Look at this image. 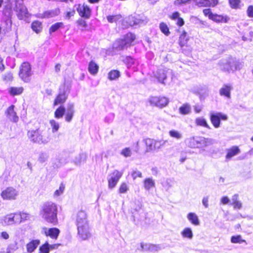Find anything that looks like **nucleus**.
I'll use <instances>...</instances> for the list:
<instances>
[{"label": "nucleus", "mask_w": 253, "mask_h": 253, "mask_svg": "<svg viewBox=\"0 0 253 253\" xmlns=\"http://www.w3.org/2000/svg\"><path fill=\"white\" fill-rule=\"evenodd\" d=\"M187 217L188 220L193 225H199L200 224L199 219L196 213L190 212L187 214Z\"/></svg>", "instance_id": "c756f323"}, {"label": "nucleus", "mask_w": 253, "mask_h": 253, "mask_svg": "<svg viewBox=\"0 0 253 253\" xmlns=\"http://www.w3.org/2000/svg\"><path fill=\"white\" fill-rule=\"evenodd\" d=\"M231 205L233 206L234 209H240L242 208V203L238 201V195L235 194L232 197Z\"/></svg>", "instance_id": "e433bc0d"}, {"label": "nucleus", "mask_w": 253, "mask_h": 253, "mask_svg": "<svg viewBox=\"0 0 253 253\" xmlns=\"http://www.w3.org/2000/svg\"><path fill=\"white\" fill-rule=\"evenodd\" d=\"M169 134L171 137L177 140H180L183 138V134L182 132L175 129L170 130L169 131Z\"/></svg>", "instance_id": "7c9ffc66"}, {"label": "nucleus", "mask_w": 253, "mask_h": 253, "mask_svg": "<svg viewBox=\"0 0 253 253\" xmlns=\"http://www.w3.org/2000/svg\"><path fill=\"white\" fill-rule=\"evenodd\" d=\"M14 107L15 106L13 105L9 106L5 111V115L10 121L16 123L18 121L19 118L14 110Z\"/></svg>", "instance_id": "f3484780"}, {"label": "nucleus", "mask_w": 253, "mask_h": 253, "mask_svg": "<svg viewBox=\"0 0 253 253\" xmlns=\"http://www.w3.org/2000/svg\"><path fill=\"white\" fill-rule=\"evenodd\" d=\"M167 142V140H155L154 143L155 150L160 149Z\"/></svg>", "instance_id": "6e6d98bb"}, {"label": "nucleus", "mask_w": 253, "mask_h": 253, "mask_svg": "<svg viewBox=\"0 0 253 253\" xmlns=\"http://www.w3.org/2000/svg\"><path fill=\"white\" fill-rule=\"evenodd\" d=\"M191 112V106L188 103L183 104L179 108V112L182 115H188Z\"/></svg>", "instance_id": "473e14b6"}, {"label": "nucleus", "mask_w": 253, "mask_h": 253, "mask_svg": "<svg viewBox=\"0 0 253 253\" xmlns=\"http://www.w3.org/2000/svg\"><path fill=\"white\" fill-rule=\"evenodd\" d=\"M122 18L121 14H117L114 15H109L107 16V19L110 23L116 22Z\"/></svg>", "instance_id": "8fccbe9b"}, {"label": "nucleus", "mask_w": 253, "mask_h": 253, "mask_svg": "<svg viewBox=\"0 0 253 253\" xmlns=\"http://www.w3.org/2000/svg\"><path fill=\"white\" fill-rule=\"evenodd\" d=\"M124 62L128 68H132L134 71L136 70L138 64V61L131 56H127L124 59Z\"/></svg>", "instance_id": "5701e85b"}, {"label": "nucleus", "mask_w": 253, "mask_h": 253, "mask_svg": "<svg viewBox=\"0 0 253 253\" xmlns=\"http://www.w3.org/2000/svg\"><path fill=\"white\" fill-rule=\"evenodd\" d=\"M195 4L199 7L214 6L218 3V0H193Z\"/></svg>", "instance_id": "6ab92c4d"}, {"label": "nucleus", "mask_w": 253, "mask_h": 253, "mask_svg": "<svg viewBox=\"0 0 253 253\" xmlns=\"http://www.w3.org/2000/svg\"><path fill=\"white\" fill-rule=\"evenodd\" d=\"M14 5V4L12 3V2H7L2 11L3 18H11L13 14V6Z\"/></svg>", "instance_id": "412c9836"}, {"label": "nucleus", "mask_w": 253, "mask_h": 253, "mask_svg": "<svg viewBox=\"0 0 253 253\" xmlns=\"http://www.w3.org/2000/svg\"><path fill=\"white\" fill-rule=\"evenodd\" d=\"M240 153V149L237 146H233L231 148L227 150V153L226 156V159L229 160L233 156Z\"/></svg>", "instance_id": "c85d7f7f"}, {"label": "nucleus", "mask_w": 253, "mask_h": 253, "mask_svg": "<svg viewBox=\"0 0 253 253\" xmlns=\"http://www.w3.org/2000/svg\"><path fill=\"white\" fill-rule=\"evenodd\" d=\"M15 223H19L22 222L20 212L12 213Z\"/></svg>", "instance_id": "052dcab7"}, {"label": "nucleus", "mask_w": 253, "mask_h": 253, "mask_svg": "<svg viewBox=\"0 0 253 253\" xmlns=\"http://www.w3.org/2000/svg\"><path fill=\"white\" fill-rule=\"evenodd\" d=\"M172 73V72L171 70L160 69L158 70L155 76L160 83L164 84V81L166 79L167 75Z\"/></svg>", "instance_id": "dca6fc26"}, {"label": "nucleus", "mask_w": 253, "mask_h": 253, "mask_svg": "<svg viewBox=\"0 0 253 253\" xmlns=\"http://www.w3.org/2000/svg\"><path fill=\"white\" fill-rule=\"evenodd\" d=\"M188 40V39L187 37V33L184 31L179 38V44L180 46L182 48L184 47L187 44Z\"/></svg>", "instance_id": "a19ab883"}, {"label": "nucleus", "mask_w": 253, "mask_h": 253, "mask_svg": "<svg viewBox=\"0 0 253 253\" xmlns=\"http://www.w3.org/2000/svg\"><path fill=\"white\" fill-rule=\"evenodd\" d=\"M78 25L82 28L81 30H84L87 26V24L85 20L83 19H79L77 22Z\"/></svg>", "instance_id": "bf43d9fd"}, {"label": "nucleus", "mask_w": 253, "mask_h": 253, "mask_svg": "<svg viewBox=\"0 0 253 253\" xmlns=\"http://www.w3.org/2000/svg\"><path fill=\"white\" fill-rule=\"evenodd\" d=\"M3 80L6 82L12 81L13 80V75L11 72H7L2 76Z\"/></svg>", "instance_id": "5fc2aeb1"}, {"label": "nucleus", "mask_w": 253, "mask_h": 253, "mask_svg": "<svg viewBox=\"0 0 253 253\" xmlns=\"http://www.w3.org/2000/svg\"><path fill=\"white\" fill-rule=\"evenodd\" d=\"M60 10L59 8H56L50 10H47L42 14V18H49L54 17L60 14Z\"/></svg>", "instance_id": "393cba45"}, {"label": "nucleus", "mask_w": 253, "mask_h": 253, "mask_svg": "<svg viewBox=\"0 0 253 253\" xmlns=\"http://www.w3.org/2000/svg\"><path fill=\"white\" fill-rule=\"evenodd\" d=\"M247 12L249 17H253V6H249L248 8Z\"/></svg>", "instance_id": "774afa93"}, {"label": "nucleus", "mask_w": 253, "mask_h": 253, "mask_svg": "<svg viewBox=\"0 0 253 253\" xmlns=\"http://www.w3.org/2000/svg\"><path fill=\"white\" fill-rule=\"evenodd\" d=\"M32 75L31 67L29 62L23 63L20 68L19 76L22 81L28 83L30 81V77Z\"/></svg>", "instance_id": "39448f33"}, {"label": "nucleus", "mask_w": 253, "mask_h": 253, "mask_svg": "<svg viewBox=\"0 0 253 253\" xmlns=\"http://www.w3.org/2000/svg\"><path fill=\"white\" fill-rule=\"evenodd\" d=\"M1 223L4 225H9L15 224L12 213L4 216Z\"/></svg>", "instance_id": "2f4dec72"}, {"label": "nucleus", "mask_w": 253, "mask_h": 253, "mask_svg": "<svg viewBox=\"0 0 253 253\" xmlns=\"http://www.w3.org/2000/svg\"><path fill=\"white\" fill-rule=\"evenodd\" d=\"M181 235L184 238L191 239L193 238V234L192 231L190 228L187 227L183 229L181 232Z\"/></svg>", "instance_id": "79ce46f5"}, {"label": "nucleus", "mask_w": 253, "mask_h": 253, "mask_svg": "<svg viewBox=\"0 0 253 253\" xmlns=\"http://www.w3.org/2000/svg\"><path fill=\"white\" fill-rule=\"evenodd\" d=\"M233 87L230 84H224L223 86L219 89V94L221 96H224L228 98L231 97V90H232Z\"/></svg>", "instance_id": "4be33fe9"}, {"label": "nucleus", "mask_w": 253, "mask_h": 253, "mask_svg": "<svg viewBox=\"0 0 253 253\" xmlns=\"http://www.w3.org/2000/svg\"><path fill=\"white\" fill-rule=\"evenodd\" d=\"M240 63L232 57L223 59L219 63L220 69L228 72L240 69Z\"/></svg>", "instance_id": "20e7f679"}, {"label": "nucleus", "mask_w": 253, "mask_h": 253, "mask_svg": "<svg viewBox=\"0 0 253 253\" xmlns=\"http://www.w3.org/2000/svg\"><path fill=\"white\" fill-rule=\"evenodd\" d=\"M42 230L46 236H49L52 239H57L60 233V230L57 228L47 229L46 227H44L42 228Z\"/></svg>", "instance_id": "aec40b11"}, {"label": "nucleus", "mask_w": 253, "mask_h": 253, "mask_svg": "<svg viewBox=\"0 0 253 253\" xmlns=\"http://www.w3.org/2000/svg\"><path fill=\"white\" fill-rule=\"evenodd\" d=\"M48 155L47 153H42L39 155L38 160L40 163H43L45 162L48 159Z\"/></svg>", "instance_id": "4d7b16f0"}, {"label": "nucleus", "mask_w": 253, "mask_h": 253, "mask_svg": "<svg viewBox=\"0 0 253 253\" xmlns=\"http://www.w3.org/2000/svg\"><path fill=\"white\" fill-rule=\"evenodd\" d=\"M131 175L132 177L133 180H135L137 177H142V173L137 169L133 170L131 174Z\"/></svg>", "instance_id": "680f3d73"}, {"label": "nucleus", "mask_w": 253, "mask_h": 253, "mask_svg": "<svg viewBox=\"0 0 253 253\" xmlns=\"http://www.w3.org/2000/svg\"><path fill=\"white\" fill-rule=\"evenodd\" d=\"M155 183L152 178H147L144 180V186L146 190H149L155 187Z\"/></svg>", "instance_id": "c9c22d12"}, {"label": "nucleus", "mask_w": 253, "mask_h": 253, "mask_svg": "<svg viewBox=\"0 0 253 253\" xmlns=\"http://www.w3.org/2000/svg\"><path fill=\"white\" fill-rule=\"evenodd\" d=\"M146 146V151L149 152L155 150V140L150 138H147L144 140Z\"/></svg>", "instance_id": "ea45409f"}, {"label": "nucleus", "mask_w": 253, "mask_h": 253, "mask_svg": "<svg viewBox=\"0 0 253 253\" xmlns=\"http://www.w3.org/2000/svg\"><path fill=\"white\" fill-rule=\"evenodd\" d=\"M231 242L232 243H245L247 244L246 241L245 240L242 239L241 235L233 236L231 237Z\"/></svg>", "instance_id": "09e8293b"}, {"label": "nucleus", "mask_w": 253, "mask_h": 253, "mask_svg": "<svg viewBox=\"0 0 253 253\" xmlns=\"http://www.w3.org/2000/svg\"><path fill=\"white\" fill-rule=\"evenodd\" d=\"M120 76V73L118 70H112L108 73V79L110 80H114Z\"/></svg>", "instance_id": "a18cd8bd"}, {"label": "nucleus", "mask_w": 253, "mask_h": 253, "mask_svg": "<svg viewBox=\"0 0 253 253\" xmlns=\"http://www.w3.org/2000/svg\"><path fill=\"white\" fill-rule=\"evenodd\" d=\"M127 23L131 26H140L144 23V21L136 18L135 16L131 15L127 18Z\"/></svg>", "instance_id": "a878e982"}, {"label": "nucleus", "mask_w": 253, "mask_h": 253, "mask_svg": "<svg viewBox=\"0 0 253 253\" xmlns=\"http://www.w3.org/2000/svg\"><path fill=\"white\" fill-rule=\"evenodd\" d=\"M128 187L127 184L126 183H123L121 184L119 188V192L120 193H125L128 191Z\"/></svg>", "instance_id": "13d9d810"}, {"label": "nucleus", "mask_w": 253, "mask_h": 253, "mask_svg": "<svg viewBox=\"0 0 253 253\" xmlns=\"http://www.w3.org/2000/svg\"><path fill=\"white\" fill-rule=\"evenodd\" d=\"M149 102L151 105L163 108L167 105L169 100L165 97L152 96L149 98Z\"/></svg>", "instance_id": "f8f14e48"}, {"label": "nucleus", "mask_w": 253, "mask_h": 253, "mask_svg": "<svg viewBox=\"0 0 253 253\" xmlns=\"http://www.w3.org/2000/svg\"><path fill=\"white\" fill-rule=\"evenodd\" d=\"M161 250V247L159 245L151 244L150 248V252H157Z\"/></svg>", "instance_id": "338daca9"}, {"label": "nucleus", "mask_w": 253, "mask_h": 253, "mask_svg": "<svg viewBox=\"0 0 253 253\" xmlns=\"http://www.w3.org/2000/svg\"><path fill=\"white\" fill-rule=\"evenodd\" d=\"M199 136H194L187 138L184 142L186 146L190 148H198Z\"/></svg>", "instance_id": "a211bd4d"}, {"label": "nucleus", "mask_w": 253, "mask_h": 253, "mask_svg": "<svg viewBox=\"0 0 253 253\" xmlns=\"http://www.w3.org/2000/svg\"><path fill=\"white\" fill-rule=\"evenodd\" d=\"M74 103L68 102L65 109V120L68 123H70L73 118L75 113Z\"/></svg>", "instance_id": "ddd939ff"}, {"label": "nucleus", "mask_w": 253, "mask_h": 253, "mask_svg": "<svg viewBox=\"0 0 253 253\" xmlns=\"http://www.w3.org/2000/svg\"><path fill=\"white\" fill-rule=\"evenodd\" d=\"M65 113V108L62 106H60L54 112V117L57 119L62 118Z\"/></svg>", "instance_id": "58836bf2"}, {"label": "nucleus", "mask_w": 253, "mask_h": 253, "mask_svg": "<svg viewBox=\"0 0 253 253\" xmlns=\"http://www.w3.org/2000/svg\"><path fill=\"white\" fill-rule=\"evenodd\" d=\"M77 10L79 15L82 17L86 19H88L91 15V9L86 5H78Z\"/></svg>", "instance_id": "4468645a"}, {"label": "nucleus", "mask_w": 253, "mask_h": 253, "mask_svg": "<svg viewBox=\"0 0 253 253\" xmlns=\"http://www.w3.org/2000/svg\"><path fill=\"white\" fill-rule=\"evenodd\" d=\"M49 246L52 248V246H50L48 243H45L40 248L39 253H49Z\"/></svg>", "instance_id": "603ef678"}, {"label": "nucleus", "mask_w": 253, "mask_h": 253, "mask_svg": "<svg viewBox=\"0 0 253 253\" xmlns=\"http://www.w3.org/2000/svg\"><path fill=\"white\" fill-rule=\"evenodd\" d=\"M135 39V36L131 33L125 35L122 38L116 40L112 45L114 52L124 50L132 45V42Z\"/></svg>", "instance_id": "7ed1b4c3"}, {"label": "nucleus", "mask_w": 253, "mask_h": 253, "mask_svg": "<svg viewBox=\"0 0 253 253\" xmlns=\"http://www.w3.org/2000/svg\"><path fill=\"white\" fill-rule=\"evenodd\" d=\"M151 244L149 243H141L140 244L141 250V251H149L150 248Z\"/></svg>", "instance_id": "e2e57ef3"}, {"label": "nucleus", "mask_w": 253, "mask_h": 253, "mask_svg": "<svg viewBox=\"0 0 253 253\" xmlns=\"http://www.w3.org/2000/svg\"><path fill=\"white\" fill-rule=\"evenodd\" d=\"M159 27L161 32L165 35L169 36V35L170 32L169 31V29L166 23L164 22L161 23L160 24Z\"/></svg>", "instance_id": "de8ad7c7"}, {"label": "nucleus", "mask_w": 253, "mask_h": 253, "mask_svg": "<svg viewBox=\"0 0 253 253\" xmlns=\"http://www.w3.org/2000/svg\"><path fill=\"white\" fill-rule=\"evenodd\" d=\"M229 18L227 16H224L222 15H218L216 14H214L213 17L211 19L214 22L217 23H227L229 20Z\"/></svg>", "instance_id": "bb28decb"}, {"label": "nucleus", "mask_w": 253, "mask_h": 253, "mask_svg": "<svg viewBox=\"0 0 253 253\" xmlns=\"http://www.w3.org/2000/svg\"><path fill=\"white\" fill-rule=\"evenodd\" d=\"M69 93V89L68 87H66L65 84L60 86L58 94L54 100V105L63 104L65 102L68 98Z\"/></svg>", "instance_id": "0eeeda50"}, {"label": "nucleus", "mask_w": 253, "mask_h": 253, "mask_svg": "<svg viewBox=\"0 0 253 253\" xmlns=\"http://www.w3.org/2000/svg\"><path fill=\"white\" fill-rule=\"evenodd\" d=\"M74 219L77 227L78 234L82 240H86L90 237L87 214L82 209L78 211L74 215Z\"/></svg>", "instance_id": "f257e3e1"}, {"label": "nucleus", "mask_w": 253, "mask_h": 253, "mask_svg": "<svg viewBox=\"0 0 253 253\" xmlns=\"http://www.w3.org/2000/svg\"><path fill=\"white\" fill-rule=\"evenodd\" d=\"M86 160V155L83 153H80L75 156L72 160V162L77 166H80L82 163L85 162Z\"/></svg>", "instance_id": "b1692460"}, {"label": "nucleus", "mask_w": 253, "mask_h": 253, "mask_svg": "<svg viewBox=\"0 0 253 253\" xmlns=\"http://www.w3.org/2000/svg\"><path fill=\"white\" fill-rule=\"evenodd\" d=\"M0 195L3 200H13L16 199L18 192L14 188L9 187L3 190Z\"/></svg>", "instance_id": "9b49d317"}, {"label": "nucleus", "mask_w": 253, "mask_h": 253, "mask_svg": "<svg viewBox=\"0 0 253 253\" xmlns=\"http://www.w3.org/2000/svg\"><path fill=\"white\" fill-rule=\"evenodd\" d=\"M22 87H11L8 89V92L12 96L21 94L23 91Z\"/></svg>", "instance_id": "f704fd0d"}, {"label": "nucleus", "mask_w": 253, "mask_h": 253, "mask_svg": "<svg viewBox=\"0 0 253 253\" xmlns=\"http://www.w3.org/2000/svg\"><path fill=\"white\" fill-rule=\"evenodd\" d=\"M57 206L52 202L48 201L41 206L40 214L42 217L47 222L55 225L58 222Z\"/></svg>", "instance_id": "f03ea898"}, {"label": "nucleus", "mask_w": 253, "mask_h": 253, "mask_svg": "<svg viewBox=\"0 0 253 253\" xmlns=\"http://www.w3.org/2000/svg\"><path fill=\"white\" fill-rule=\"evenodd\" d=\"M195 122L198 126L206 127L209 129L210 127L207 123L206 120L203 118H198L196 119Z\"/></svg>", "instance_id": "49530a36"}, {"label": "nucleus", "mask_w": 253, "mask_h": 253, "mask_svg": "<svg viewBox=\"0 0 253 253\" xmlns=\"http://www.w3.org/2000/svg\"><path fill=\"white\" fill-rule=\"evenodd\" d=\"M31 27L33 31L38 33L42 30V23L38 21H35L32 23Z\"/></svg>", "instance_id": "37998d69"}, {"label": "nucleus", "mask_w": 253, "mask_h": 253, "mask_svg": "<svg viewBox=\"0 0 253 253\" xmlns=\"http://www.w3.org/2000/svg\"><path fill=\"white\" fill-rule=\"evenodd\" d=\"M123 172L115 170L108 176V187L110 189L114 188L119 179L122 176Z\"/></svg>", "instance_id": "9d476101"}, {"label": "nucleus", "mask_w": 253, "mask_h": 253, "mask_svg": "<svg viewBox=\"0 0 253 253\" xmlns=\"http://www.w3.org/2000/svg\"><path fill=\"white\" fill-rule=\"evenodd\" d=\"M98 66L94 61H91L89 62L88 70L91 74L95 75L98 72Z\"/></svg>", "instance_id": "4c0bfd02"}, {"label": "nucleus", "mask_w": 253, "mask_h": 253, "mask_svg": "<svg viewBox=\"0 0 253 253\" xmlns=\"http://www.w3.org/2000/svg\"><path fill=\"white\" fill-rule=\"evenodd\" d=\"M3 20H4V22L2 25L3 30L5 33L9 32L11 30V18H3Z\"/></svg>", "instance_id": "cd10ccee"}, {"label": "nucleus", "mask_w": 253, "mask_h": 253, "mask_svg": "<svg viewBox=\"0 0 253 253\" xmlns=\"http://www.w3.org/2000/svg\"><path fill=\"white\" fill-rule=\"evenodd\" d=\"M64 27V24L62 22H57L56 23L50 27L49 29V33L51 34L52 33L55 32L57 31L59 29L61 28Z\"/></svg>", "instance_id": "c03bdc74"}, {"label": "nucleus", "mask_w": 253, "mask_h": 253, "mask_svg": "<svg viewBox=\"0 0 253 253\" xmlns=\"http://www.w3.org/2000/svg\"><path fill=\"white\" fill-rule=\"evenodd\" d=\"M65 190V185L63 183H61L58 189L56 190L53 194L54 197H58L63 193Z\"/></svg>", "instance_id": "864d4df0"}, {"label": "nucleus", "mask_w": 253, "mask_h": 253, "mask_svg": "<svg viewBox=\"0 0 253 253\" xmlns=\"http://www.w3.org/2000/svg\"><path fill=\"white\" fill-rule=\"evenodd\" d=\"M29 139L32 142L38 144H46L48 140L43 137L39 129L29 130L27 133Z\"/></svg>", "instance_id": "423d86ee"}, {"label": "nucleus", "mask_w": 253, "mask_h": 253, "mask_svg": "<svg viewBox=\"0 0 253 253\" xmlns=\"http://www.w3.org/2000/svg\"><path fill=\"white\" fill-rule=\"evenodd\" d=\"M210 119L213 126L215 128H218L220 125V120L226 121L228 119V116L221 112H211Z\"/></svg>", "instance_id": "1a4fd4ad"}, {"label": "nucleus", "mask_w": 253, "mask_h": 253, "mask_svg": "<svg viewBox=\"0 0 253 253\" xmlns=\"http://www.w3.org/2000/svg\"><path fill=\"white\" fill-rule=\"evenodd\" d=\"M13 10L16 12L18 18L23 20L25 18L28 17L29 13L26 7L23 4V2H17L14 4Z\"/></svg>", "instance_id": "6e6552de"}, {"label": "nucleus", "mask_w": 253, "mask_h": 253, "mask_svg": "<svg viewBox=\"0 0 253 253\" xmlns=\"http://www.w3.org/2000/svg\"><path fill=\"white\" fill-rule=\"evenodd\" d=\"M214 142L213 139L211 138H206L199 136V144L198 148H201L204 151L205 148L212 145Z\"/></svg>", "instance_id": "2eb2a0df"}, {"label": "nucleus", "mask_w": 253, "mask_h": 253, "mask_svg": "<svg viewBox=\"0 0 253 253\" xmlns=\"http://www.w3.org/2000/svg\"><path fill=\"white\" fill-rule=\"evenodd\" d=\"M40 244L38 240H33L27 245V251L29 253L33 252Z\"/></svg>", "instance_id": "72a5a7b5"}, {"label": "nucleus", "mask_w": 253, "mask_h": 253, "mask_svg": "<svg viewBox=\"0 0 253 253\" xmlns=\"http://www.w3.org/2000/svg\"><path fill=\"white\" fill-rule=\"evenodd\" d=\"M49 124L52 128V132L54 133L57 132L59 128V124L58 122L54 120H51L49 122Z\"/></svg>", "instance_id": "3c124183"}, {"label": "nucleus", "mask_w": 253, "mask_h": 253, "mask_svg": "<svg viewBox=\"0 0 253 253\" xmlns=\"http://www.w3.org/2000/svg\"><path fill=\"white\" fill-rule=\"evenodd\" d=\"M203 13L205 16H208L210 19H211L213 14L210 9H205L203 10Z\"/></svg>", "instance_id": "69168bd1"}, {"label": "nucleus", "mask_w": 253, "mask_h": 253, "mask_svg": "<svg viewBox=\"0 0 253 253\" xmlns=\"http://www.w3.org/2000/svg\"><path fill=\"white\" fill-rule=\"evenodd\" d=\"M121 154L124 156L127 157L131 156V153L129 148H126L122 150Z\"/></svg>", "instance_id": "0e129e2a"}]
</instances>
